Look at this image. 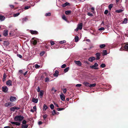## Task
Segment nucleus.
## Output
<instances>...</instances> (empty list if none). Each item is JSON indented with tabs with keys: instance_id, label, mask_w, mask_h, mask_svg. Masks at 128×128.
<instances>
[{
	"instance_id": "obj_1",
	"label": "nucleus",
	"mask_w": 128,
	"mask_h": 128,
	"mask_svg": "<svg viewBox=\"0 0 128 128\" xmlns=\"http://www.w3.org/2000/svg\"><path fill=\"white\" fill-rule=\"evenodd\" d=\"M24 118L23 116L21 115H18L16 116L14 118V119L15 121H18L20 122Z\"/></svg>"
},
{
	"instance_id": "obj_2",
	"label": "nucleus",
	"mask_w": 128,
	"mask_h": 128,
	"mask_svg": "<svg viewBox=\"0 0 128 128\" xmlns=\"http://www.w3.org/2000/svg\"><path fill=\"white\" fill-rule=\"evenodd\" d=\"M120 48V50H122V48H124L126 50L128 51V44H122Z\"/></svg>"
},
{
	"instance_id": "obj_3",
	"label": "nucleus",
	"mask_w": 128,
	"mask_h": 128,
	"mask_svg": "<svg viewBox=\"0 0 128 128\" xmlns=\"http://www.w3.org/2000/svg\"><path fill=\"white\" fill-rule=\"evenodd\" d=\"M98 66V64L96 62H95L94 64L93 65L90 66V68H91L94 69L95 70H98L99 68L98 67H97Z\"/></svg>"
},
{
	"instance_id": "obj_4",
	"label": "nucleus",
	"mask_w": 128,
	"mask_h": 128,
	"mask_svg": "<svg viewBox=\"0 0 128 128\" xmlns=\"http://www.w3.org/2000/svg\"><path fill=\"white\" fill-rule=\"evenodd\" d=\"M96 56V60H99L100 59V57L101 56L100 53L99 52H97L95 54Z\"/></svg>"
},
{
	"instance_id": "obj_5",
	"label": "nucleus",
	"mask_w": 128,
	"mask_h": 128,
	"mask_svg": "<svg viewBox=\"0 0 128 128\" xmlns=\"http://www.w3.org/2000/svg\"><path fill=\"white\" fill-rule=\"evenodd\" d=\"M30 33L32 34H38V32L37 31L32 30H30Z\"/></svg>"
},
{
	"instance_id": "obj_6",
	"label": "nucleus",
	"mask_w": 128,
	"mask_h": 128,
	"mask_svg": "<svg viewBox=\"0 0 128 128\" xmlns=\"http://www.w3.org/2000/svg\"><path fill=\"white\" fill-rule=\"evenodd\" d=\"M2 89L3 91L4 92H6L8 90V88L6 86L5 87H2Z\"/></svg>"
},
{
	"instance_id": "obj_7",
	"label": "nucleus",
	"mask_w": 128,
	"mask_h": 128,
	"mask_svg": "<svg viewBox=\"0 0 128 128\" xmlns=\"http://www.w3.org/2000/svg\"><path fill=\"white\" fill-rule=\"evenodd\" d=\"M96 60L95 57L93 56H92L90 57L88 59V60L91 62H92L93 60Z\"/></svg>"
},
{
	"instance_id": "obj_8",
	"label": "nucleus",
	"mask_w": 128,
	"mask_h": 128,
	"mask_svg": "<svg viewBox=\"0 0 128 128\" xmlns=\"http://www.w3.org/2000/svg\"><path fill=\"white\" fill-rule=\"evenodd\" d=\"M16 98L15 97L11 96L10 97V100L11 102H14L16 100Z\"/></svg>"
},
{
	"instance_id": "obj_9",
	"label": "nucleus",
	"mask_w": 128,
	"mask_h": 128,
	"mask_svg": "<svg viewBox=\"0 0 128 128\" xmlns=\"http://www.w3.org/2000/svg\"><path fill=\"white\" fill-rule=\"evenodd\" d=\"M82 23H81L78 24V25L77 27L78 28L79 30H81L82 28Z\"/></svg>"
},
{
	"instance_id": "obj_10",
	"label": "nucleus",
	"mask_w": 128,
	"mask_h": 128,
	"mask_svg": "<svg viewBox=\"0 0 128 128\" xmlns=\"http://www.w3.org/2000/svg\"><path fill=\"white\" fill-rule=\"evenodd\" d=\"M3 35L6 36L8 35V31L7 30H5L3 33Z\"/></svg>"
},
{
	"instance_id": "obj_11",
	"label": "nucleus",
	"mask_w": 128,
	"mask_h": 128,
	"mask_svg": "<svg viewBox=\"0 0 128 128\" xmlns=\"http://www.w3.org/2000/svg\"><path fill=\"white\" fill-rule=\"evenodd\" d=\"M127 22H128V20L127 18H125L124 19V20L122 21V24H126Z\"/></svg>"
},
{
	"instance_id": "obj_12",
	"label": "nucleus",
	"mask_w": 128,
	"mask_h": 128,
	"mask_svg": "<svg viewBox=\"0 0 128 128\" xmlns=\"http://www.w3.org/2000/svg\"><path fill=\"white\" fill-rule=\"evenodd\" d=\"M83 84L87 87H89L90 84L89 83L86 82H84L83 83Z\"/></svg>"
},
{
	"instance_id": "obj_13",
	"label": "nucleus",
	"mask_w": 128,
	"mask_h": 128,
	"mask_svg": "<svg viewBox=\"0 0 128 128\" xmlns=\"http://www.w3.org/2000/svg\"><path fill=\"white\" fill-rule=\"evenodd\" d=\"M74 62L75 63V64H77L78 66H81V64H82L79 61H75Z\"/></svg>"
},
{
	"instance_id": "obj_14",
	"label": "nucleus",
	"mask_w": 128,
	"mask_h": 128,
	"mask_svg": "<svg viewBox=\"0 0 128 128\" xmlns=\"http://www.w3.org/2000/svg\"><path fill=\"white\" fill-rule=\"evenodd\" d=\"M70 5V4L68 2H66L64 4H62V7H65L66 6H69Z\"/></svg>"
},
{
	"instance_id": "obj_15",
	"label": "nucleus",
	"mask_w": 128,
	"mask_h": 128,
	"mask_svg": "<svg viewBox=\"0 0 128 128\" xmlns=\"http://www.w3.org/2000/svg\"><path fill=\"white\" fill-rule=\"evenodd\" d=\"M58 71L57 70H56L55 71V73L53 75L55 77H57L58 76Z\"/></svg>"
},
{
	"instance_id": "obj_16",
	"label": "nucleus",
	"mask_w": 128,
	"mask_h": 128,
	"mask_svg": "<svg viewBox=\"0 0 128 128\" xmlns=\"http://www.w3.org/2000/svg\"><path fill=\"white\" fill-rule=\"evenodd\" d=\"M60 97L62 100L64 101L65 100V96L63 94H62V95H60Z\"/></svg>"
},
{
	"instance_id": "obj_17",
	"label": "nucleus",
	"mask_w": 128,
	"mask_h": 128,
	"mask_svg": "<svg viewBox=\"0 0 128 128\" xmlns=\"http://www.w3.org/2000/svg\"><path fill=\"white\" fill-rule=\"evenodd\" d=\"M6 84L7 85H8L10 86H12V81L11 80H9L8 81H7Z\"/></svg>"
},
{
	"instance_id": "obj_18",
	"label": "nucleus",
	"mask_w": 128,
	"mask_h": 128,
	"mask_svg": "<svg viewBox=\"0 0 128 128\" xmlns=\"http://www.w3.org/2000/svg\"><path fill=\"white\" fill-rule=\"evenodd\" d=\"M32 101L33 102L35 103H37L38 102V98H33L32 100Z\"/></svg>"
},
{
	"instance_id": "obj_19",
	"label": "nucleus",
	"mask_w": 128,
	"mask_h": 128,
	"mask_svg": "<svg viewBox=\"0 0 128 128\" xmlns=\"http://www.w3.org/2000/svg\"><path fill=\"white\" fill-rule=\"evenodd\" d=\"M44 92V91L43 90H41L40 92V98H41L42 97V96L44 94V93H43Z\"/></svg>"
},
{
	"instance_id": "obj_20",
	"label": "nucleus",
	"mask_w": 128,
	"mask_h": 128,
	"mask_svg": "<svg viewBox=\"0 0 128 128\" xmlns=\"http://www.w3.org/2000/svg\"><path fill=\"white\" fill-rule=\"evenodd\" d=\"M28 124L23 125L22 124L21 127L22 128H28Z\"/></svg>"
},
{
	"instance_id": "obj_21",
	"label": "nucleus",
	"mask_w": 128,
	"mask_h": 128,
	"mask_svg": "<svg viewBox=\"0 0 128 128\" xmlns=\"http://www.w3.org/2000/svg\"><path fill=\"white\" fill-rule=\"evenodd\" d=\"M12 104V103L11 102H8V103H6L4 105L6 107H8V106H10Z\"/></svg>"
},
{
	"instance_id": "obj_22",
	"label": "nucleus",
	"mask_w": 128,
	"mask_h": 128,
	"mask_svg": "<svg viewBox=\"0 0 128 128\" xmlns=\"http://www.w3.org/2000/svg\"><path fill=\"white\" fill-rule=\"evenodd\" d=\"M5 18L4 16L0 15V20L1 21L3 20Z\"/></svg>"
},
{
	"instance_id": "obj_23",
	"label": "nucleus",
	"mask_w": 128,
	"mask_h": 128,
	"mask_svg": "<svg viewBox=\"0 0 128 128\" xmlns=\"http://www.w3.org/2000/svg\"><path fill=\"white\" fill-rule=\"evenodd\" d=\"M48 108V107L45 104H44L43 107V109L44 110H46Z\"/></svg>"
},
{
	"instance_id": "obj_24",
	"label": "nucleus",
	"mask_w": 128,
	"mask_h": 128,
	"mask_svg": "<svg viewBox=\"0 0 128 128\" xmlns=\"http://www.w3.org/2000/svg\"><path fill=\"white\" fill-rule=\"evenodd\" d=\"M7 76L6 74L4 73L3 75L2 80L3 82H4L5 80V78Z\"/></svg>"
},
{
	"instance_id": "obj_25",
	"label": "nucleus",
	"mask_w": 128,
	"mask_h": 128,
	"mask_svg": "<svg viewBox=\"0 0 128 128\" xmlns=\"http://www.w3.org/2000/svg\"><path fill=\"white\" fill-rule=\"evenodd\" d=\"M96 85V83H94V84H90L89 87L90 88H92V87L95 86Z\"/></svg>"
},
{
	"instance_id": "obj_26",
	"label": "nucleus",
	"mask_w": 128,
	"mask_h": 128,
	"mask_svg": "<svg viewBox=\"0 0 128 128\" xmlns=\"http://www.w3.org/2000/svg\"><path fill=\"white\" fill-rule=\"evenodd\" d=\"M103 55H106L108 53L106 50H104L102 51Z\"/></svg>"
},
{
	"instance_id": "obj_27",
	"label": "nucleus",
	"mask_w": 128,
	"mask_h": 128,
	"mask_svg": "<svg viewBox=\"0 0 128 128\" xmlns=\"http://www.w3.org/2000/svg\"><path fill=\"white\" fill-rule=\"evenodd\" d=\"M71 11L70 10H67L65 12V13L67 15H68L70 14L71 13Z\"/></svg>"
},
{
	"instance_id": "obj_28",
	"label": "nucleus",
	"mask_w": 128,
	"mask_h": 128,
	"mask_svg": "<svg viewBox=\"0 0 128 128\" xmlns=\"http://www.w3.org/2000/svg\"><path fill=\"white\" fill-rule=\"evenodd\" d=\"M106 46V45L104 44H101L100 45V47L101 48L105 47Z\"/></svg>"
},
{
	"instance_id": "obj_29",
	"label": "nucleus",
	"mask_w": 128,
	"mask_h": 128,
	"mask_svg": "<svg viewBox=\"0 0 128 128\" xmlns=\"http://www.w3.org/2000/svg\"><path fill=\"white\" fill-rule=\"evenodd\" d=\"M113 5V4H110L108 6V8L110 10H111V8L112 7Z\"/></svg>"
},
{
	"instance_id": "obj_30",
	"label": "nucleus",
	"mask_w": 128,
	"mask_h": 128,
	"mask_svg": "<svg viewBox=\"0 0 128 128\" xmlns=\"http://www.w3.org/2000/svg\"><path fill=\"white\" fill-rule=\"evenodd\" d=\"M69 68L68 67L67 68H66L64 69V73H66V72H67L69 70Z\"/></svg>"
},
{
	"instance_id": "obj_31",
	"label": "nucleus",
	"mask_w": 128,
	"mask_h": 128,
	"mask_svg": "<svg viewBox=\"0 0 128 128\" xmlns=\"http://www.w3.org/2000/svg\"><path fill=\"white\" fill-rule=\"evenodd\" d=\"M106 66V65L105 64L103 63L101 64L100 65V67L102 68H104Z\"/></svg>"
},
{
	"instance_id": "obj_32",
	"label": "nucleus",
	"mask_w": 128,
	"mask_h": 128,
	"mask_svg": "<svg viewBox=\"0 0 128 128\" xmlns=\"http://www.w3.org/2000/svg\"><path fill=\"white\" fill-rule=\"evenodd\" d=\"M50 107L51 110H53L54 108V106L53 104H51L50 106Z\"/></svg>"
},
{
	"instance_id": "obj_33",
	"label": "nucleus",
	"mask_w": 128,
	"mask_h": 128,
	"mask_svg": "<svg viewBox=\"0 0 128 128\" xmlns=\"http://www.w3.org/2000/svg\"><path fill=\"white\" fill-rule=\"evenodd\" d=\"M79 38L78 36H76L75 38V41L76 42H77Z\"/></svg>"
},
{
	"instance_id": "obj_34",
	"label": "nucleus",
	"mask_w": 128,
	"mask_h": 128,
	"mask_svg": "<svg viewBox=\"0 0 128 128\" xmlns=\"http://www.w3.org/2000/svg\"><path fill=\"white\" fill-rule=\"evenodd\" d=\"M50 80L49 78L48 77H46L45 78V82H48Z\"/></svg>"
},
{
	"instance_id": "obj_35",
	"label": "nucleus",
	"mask_w": 128,
	"mask_h": 128,
	"mask_svg": "<svg viewBox=\"0 0 128 128\" xmlns=\"http://www.w3.org/2000/svg\"><path fill=\"white\" fill-rule=\"evenodd\" d=\"M45 52L44 51H42L40 53V55L41 56H43L45 54Z\"/></svg>"
},
{
	"instance_id": "obj_36",
	"label": "nucleus",
	"mask_w": 128,
	"mask_h": 128,
	"mask_svg": "<svg viewBox=\"0 0 128 128\" xmlns=\"http://www.w3.org/2000/svg\"><path fill=\"white\" fill-rule=\"evenodd\" d=\"M48 117V115L46 114H45L43 116V118L44 120H46V118Z\"/></svg>"
},
{
	"instance_id": "obj_37",
	"label": "nucleus",
	"mask_w": 128,
	"mask_h": 128,
	"mask_svg": "<svg viewBox=\"0 0 128 128\" xmlns=\"http://www.w3.org/2000/svg\"><path fill=\"white\" fill-rule=\"evenodd\" d=\"M26 123H27L26 121L25 120H23V121L22 122V124H23V125L26 124Z\"/></svg>"
},
{
	"instance_id": "obj_38",
	"label": "nucleus",
	"mask_w": 128,
	"mask_h": 128,
	"mask_svg": "<svg viewBox=\"0 0 128 128\" xmlns=\"http://www.w3.org/2000/svg\"><path fill=\"white\" fill-rule=\"evenodd\" d=\"M52 91H54V92L53 93V92H52L53 94H54V93L57 91L56 90H55V89L54 88V87H53L52 88Z\"/></svg>"
},
{
	"instance_id": "obj_39",
	"label": "nucleus",
	"mask_w": 128,
	"mask_h": 128,
	"mask_svg": "<svg viewBox=\"0 0 128 128\" xmlns=\"http://www.w3.org/2000/svg\"><path fill=\"white\" fill-rule=\"evenodd\" d=\"M40 67V66L38 64H36L35 65V67L36 68H38Z\"/></svg>"
},
{
	"instance_id": "obj_40",
	"label": "nucleus",
	"mask_w": 128,
	"mask_h": 128,
	"mask_svg": "<svg viewBox=\"0 0 128 128\" xmlns=\"http://www.w3.org/2000/svg\"><path fill=\"white\" fill-rule=\"evenodd\" d=\"M52 115L53 116H54L56 114V110H54L52 112Z\"/></svg>"
},
{
	"instance_id": "obj_41",
	"label": "nucleus",
	"mask_w": 128,
	"mask_h": 128,
	"mask_svg": "<svg viewBox=\"0 0 128 128\" xmlns=\"http://www.w3.org/2000/svg\"><path fill=\"white\" fill-rule=\"evenodd\" d=\"M62 18L63 20H65L66 21L67 20L66 17L64 15H62Z\"/></svg>"
},
{
	"instance_id": "obj_42",
	"label": "nucleus",
	"mask_w": 128,
	"mask_h": 128,
	"mask_svg": "<svg viewBox=\"0 0 128 128\" xmlns=\"http://www.w3.org/2000/svg\"><path fill=\"white\" fill-rule=\"evenodd\" d=\"M64 108H57L56 109H57V110L58 111H60V110H64Z\"/></svg>"
},
{
	"instance_id": "obj_43",
	"label": "nucleus",
	"mask_w": 128,
	"mask_h": 128,
	"mask_svg": "<svg viewBox=\"0 0 128 128\" xmlns=\"http://www.w3.org/2000/svg\"><path fill=\"white\" fill-rule=\"evenodd\" d=\"M37 42L36 40H34L33 42V44L34 45H35L36 44Z\"/></svg>"
},
{
	"instance_id": "obj_44",
	"label": "nucleus",
	"mask_w": 128,
	"mask_h": 128,
	"mask_svg": "<svg viewBox=\"0 0 128 128\" xmlns=\"http://www.w3.org/2000/svg\"><path fill=\"white\" fill-rule=\"evenodd\" d=\"M87 15L90 16H93V15L92 14V13H90V12H89L88 13Z\"/></svg>"
},
{
	"instance_id": "obj_45",
	"label": "nucleus",
	"mask_w": 128,
	"mask_h": 128,
	"mask_svg": "<svg viewBox=\"0 0 128 128\" xmlns=\"http://www.w3.org/2000/svg\"><path fill=\"white\" fill-rule=\"evenodd\" d=\"M66 65L65 64H64L62 66L61 68H65L66 67Z\"/></svg>"
},
{
	"instance_id": "obj_46",
	"label": "nucleus",
	"mask_w": 128,
	"mask_h": 128,
	"mask_svg": "<svg viewBox=\"0 0 128 128\" xmlns=\"http://www.w3.org/2000/svg\"><path fill=\"white\" fill-rule=\"evenodd\" d=\"M30 8V6H26L24 8V9L25 10H27V9H28V8Z\"/></svg>"
},
{
	"instance_id": "obj_47",
	"label": "nucleus",
	"mask_w": 128,
	"mask_h": 128,
	"mask_svg": "<svg viewBox=\"0 0 128 128\" xmlns=\"http://www.w3.org/2000/svg\"><path fill=\"white\" fill-rule=\"evenodd\" d=\"M10 110H11V111L14 112L15 111V109H14V107L11 108H10Z\"/></svg>"
},
{
	"instance_id": "obj_48",
	"label": "nucleus",
	"mask_w": 128,
	"mask_h": 128,
	"mask_svg": "<svg viewBox=\"0 0 128 128\" xmlns=\"http://www.w3.org/2000/svg\"><path fill=\"white\" fill-rule=\"evenodd\" d=\"M51 15V14L50 13H46V16H50Z\"/></svg>"
},
{
	"instance_id": "obj_49",
	"label": "nucleus",
	"mask_w": 128,
	"mask_h": 128,
	"mask_svg": "<svg viewBox=\"0 0 128 128\" xmlns=\"http://www.w3.org/2000/svg\"><path fill=\"white\" fill-rule=\"evenodd\" d=\"M20 123L19 122H16L15 125L17 126H19L20 124Z\"/></svg>"
},
{
	"instance_id": "obj_50",
	"label": "nucleus",
	"mask_w": 128,
	"mask_h": 128,
	"mask_svg": "<svg viewBox=\"0 0 128 128\" xmlns=\"http://www.w3.org/2000/svg\"><path fill=\"white\" fill-rule=\"evenodd\" d=\"M82 86L81 84H77L76 86L77 87H79Z\"/></svg>"
},
{
	"instance_id": "obj_51",
	"label": "nucleus",
	"mask_w": 128,
	"mask_h": 128,
	"mask_svg": "<svg viewBox=\"0 0 128 128\" xmlns=\"http://www.w3.org/2000/svg\"><path fill=\"white\" fill-rule=\"evenodd\" d=\"M98 30H104V28L103 27H101L99 28Z\"/></svg>"
},
{
	"instance_id": "obj_52",
	"label": "nucleus",
	"mask_w": 128,
	"mask_h": 128,
	"mask_svg": "<svg viewBox=\"0 0 128 128\" xmlns=\"http://www.w3.org/2000/svg\"><path fill=\"white\" fill-rule=\"evenodd\" d=\"M66 42V41L65 40L61 41L60 42V43L61 44H62L63 43H64Z\"/></svg>"
},
{
	"instance_id": "obj_53",
	"label": "nucleus",
	"mask_w": 128,
	"mask_h": 128,
	"mask_svg": "<svg viewBox=\"0 0 128 128\" xmlns=\"http://www.w3.org/2000/svg\"><path fill=\"white\" fill-rule=\"evenodd\" d=\"M17 56L18 57H19L20 58H22V56L20 54H17Z\"/></svg>"
},
{
	"instance_id": "obj_54",
	"label": "nucleus",
	"mask_w": 128,
	"mask_h": 128,
	"mask_svg": "<svg viewBox=\"0 0 128 128\" xmlns=\"http://www.w3.org/2000/svg\"><path fill=\"white\" fill-rule=\"evenodd\" d=\"M108 12V11L107 10H106L104 12V14H107Z\"/></svg>"
},
{
	"instance_id": "obj_55",
	"label": "nucleus",
	"mask_w": 128,
	"mask_h": 128,
	"mask_svg": "<svg viewBox=\"0 0 128 128\" xmlns=\"http://www.w3.org/2000/svg\"><path fill=\"white\" fill-rule=\"evenodd\" d=\"M50 43L52 46L54 45V42L52 41H51Z\"/></svg>"
},
{
	"instance_id": "obj_56",
	"label": "nucleus",
	"mask_w": 128,
	"mask_h": 128,
	"mask_svg": "<svg viewBox=\"0 0 128 128\" xmlns=\"http://www.w3.org/2000/svg\"><path fill=\"white\" fill-rule=\"evenodd\" d=\"M63 90L64 94H65L66 93V88H65Z\"/></svg>"
},
{
	"instance_id": "obj_57",
	"label": "nucleus",
	"mask_w": 128,
	"mask_h": 128,
	"mask_svg": "<svg viewBox=\"0 0 128 128\" xmlns=\"http://www.w3.org/2000/svg\"><path fill=\"white\" fill-rule=\"evenodd\" d=\"M14 108L15 110L16 109L18 110V109H20V108L18 107H16V106H14Z\"/></svg>"
},
{
	"instance_id": "obj_58",
	"label": "nucleus",
	"mask_w": 128,
	"mask_h": 128,
	"mask_svg": "<svg viewBox=\"0 0 128 128\" xmlns=\"http://www.w3.org/2000/svg\"><path fill=\"white\" fill-rule=\"evenodd\" d=\"M20 14V13H16L14 14V16H17L19 15Z\"/></svg>"
},
{
	"instance_id": "obj_59",
	"label": "nucleus",
	"mask_w": 128,
	"mask_h": 128,
	"mask_svg": "<svg viewBox=\"0 0 128 128\" xmlns=\"http://www.w3.org/2000/svg\"><path fill=\"white\" fill-rule=\"evenodd\" d=\"M34 110V111H36V106H34L33 107Z\"/></svg>"
},
{
	"instance_id": "obj_60",
	"label": "nucleus",
	"mask_w": 128,
	"mask_h": 128,
	"mask_svg": "<svg viewBox=\"0 0 128 128\" xmlns=\"http://www.w3.org/2000/svg\"><path fill=\"white\" fill-rule=\"evenodd\" d=\"M108 23L107 22H104V25H106L107 27L108 26Z\"/></svg>"
},
{
	"instance_id": "obj_61",
	"label": "nucleus",
	"mask_w": 128,
	"mask_h": 128,
	"mask_svg": "<svg viewBox=\"0 0 128 128\" xmlns=\"http://www.w3.org/2000/svg\"><path fill=\"white\" fill-rule=\"evenodd\" d=\"M40 88L39 87V86H38L37 89V91L38 92H40Z\"/></svg>"
},
{
	"instance_id": "obj_62",
	"label": "nucleus",
	"mask_w": 128,
	"mask_h": 128,
	"mask_svg": "<svg viewBox=\"0 0 128 128\" xmlns=\"http://www.w3.org/2000/svg\"><path fill=\"white\" fill-rule=\"evenodd\" d=\"M23 21H26V20H28V18H23Z\"/></svg>"
},
{
	"instance_id": "obj_63",
	"label": "nucleus",
	"mask_w": 128,
	"mask_h": 128,
	"mask_svg": "<svg viewBox=\"0 0 128 128\" xmlns=\"http://www.w3.org/2000/svg\"><path fill=\"white\" fill-rule=\"evenodd\" d=\"M116 12L118 13H120V10H116Z\"/></svg>"
},
{
	"instance_id": "obj_64",
	"label": "nucleus",
	"mask_w": 128,
	"mask_h": 128,
	"mask_svg": "<svg viewBox=\"0 0 128 128\" xmlns=\"http://www.w3.org/2000/svg\"><path fill=\"white\" fill-rule=\"evenodd\" d=\"M42 124V122L40 121L38 122V124L39 125H40Z\"/></svg>"
}]
</instances>
